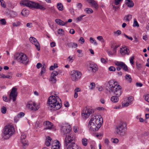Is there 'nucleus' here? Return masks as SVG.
Instances as JSON below:
<instances>
[{"mask_svg": "<svg viewBox=\"0 0 149 149\" xmlns=\"http://www.w3.org/2000/svg\"><path fill=\"white\" fill-rule=\"evenodd\" d=\"M103 123V118L101 116L98 114H95L89 122L88 127L92 131L97 130L100 127Z\"/></svg>", "mask_w": 149, "mask_h": 149, "instance_id": "obj_1", "label": "nucleus"}, {"mask_svg": "<svg viewBox=\"0 0 149 149\" xmlns=\"http://www.w3.org/2000/svg\"><path fill=\"white\" fill-rule=\"evenodd\" d=\"M106 89L109 93L113 92L118 96H120L122 93L121 87L117 82L113 80H111L108 82Z\"/></svg>", "mask_w": 149, "mask_h": 149, "instance_id": "obj_2", "label": "nucleus"}, {"mask_svg": "<svg viewBox=\"0 0 149 149\" xmlns=\"http://www.w3.org/2000/svg\"><path fill=\"white\" fill-rule=\"evenodd\" d=\"M54 95L48 98L47 104L49 107L54 108V110L59 109L62 106L61 100L57 94Z\"/></svg>", "mask_w": 149, "mask_h": 149, "instance_id": "obj_3", "label": "nucleus"}, {"mask_svg": "<svg viewBox=\"0 0 149 149\" xmlns=\"http://www.w3.org/2000/svg\"><path fill=\"white\" fill-rule=\"evenodd\" d=\"M75 136L73 134L66 135L64 140V146L67 149H81L75 143Z\"/></svg>", "mask_w": 149, "mask_h": 149, "instance_id": "obj_4", "label": "nucleus"}, {"mask_svg": "<svg viewBox=\"0 0 149 149\" xmlns=\"http://www.w3.org/2000/svg\"><path fill=\"white\" fill-rule=\"evenodd\" d=\"M20 3L30 8L39 9L43 10L46 9L45 8L39 3L28 0H22L20 1Z\"/></svg>", "mask_w": 149, "mask_h": 149, "instance_id": "obj_5", "label": "nucleus"}, {"mask_svg": "<svg viewBox=\"0 0 149 149\" xmlns=\"http://www.w3.org/2000/svg\"><path fill=\"white\" fill-rule=\"evenodd\" d=\"M14 127L11 125H8L5 127L3 132V136L5 139H8L15 132Z\"/></svg>", "mask_w": 149, "mask_h": 149, "instance_id": "obj_6", "label": "nucleus"}, {"mask_svg": "<svg viewBox=\"0 0 149 149\" xmlns=\"http://www.w3.org/2000/svg\"><path fill=\"white\" fill-rule=\"evenodd\" d=\"M127 125L125 123H120L117 126L116 132L117 134L120 136H124L126 134Z\"/></svg>", "mask_w": 149, "mask_h": 149, "instance_id": "obj_7", "label": "nucleus"}, {"mask_svg": "<svg viewBox=\"0 0 149 149\" xmlns=\"http://www.w3.org/2000/svg\"><path fill=\"white\" fill-rule=\"evenodd\" d=\"M15 59L21 63H25L28 62L25 54L23 53H17L14 55Z\"/></svg>", "mask_w": 149, "mask_h": 149, "instance_id": "obj_8", "label": "nucleus"}, {"mask_svg": "<svg viewBox=\"0 0 149 149\" xmlns=\"http://www.w3.org/2000/svg\"><path fill=\"white\" fill-rule=\"evenodd\" d=\"M94 111L92 110L91 107H86L83 109L81 113V115L83 117L85 118H88Z\"/></svg>", "mask_w": 149, "mask_h": 149, "instance_id": "obj_9", "label": "nucleus"}, {"mask_svg": "<svg viewBox=\"0 0 149 149\" xmlns=\"http://www.w3.org/2000/svg\"><path fill=\"white\" fill-rule=\"evenodd\" d=\"M81 73L79 71L73 70L71 75V80L73 81H77L80 79L81 77Z\"/></svg>", "mask_w": 149, "mask_h": 149, "instance_id": "obj_10", "label": "nucleus"}, {"mask_svg": "<svg viewBox=\"0 0 149 149\" xmlns=\"http://www.w3.org/2000/svg\"><path fill=\"white\" fill-rule=\"evenodd\" d=\"M26 106L30 109L34 111L37 110L39 108V105L37 104L35 102L32 101H29Z\"/></svg>", "mask_w": 149, "mask_h": 149, "instance_id": "obj_11", "label": "nucleus"}, {"mask_svg": "<svg viewBox=\"0 0 149 149\" xmlns=\"http://www.w3.org/2000/svg\"><path fill=\"white\" fill-rule=\"evenodd\" d=\"M116 65L118 66L116 69L117 70L119 71L120 70L121 68L125 71H128V69L127 66L126 64L122 62H120L117 61L115 62Z\"/></svg>", "mask_w": 149, "mask_h": 149, "instance_id": "obj_12", "label": "nucleus"}, {"mask_svg": "<svg viewBox=\"0 0 149 149\" xmlns=\"http://www.w3.org/2000/svg\"><path fill=\"white\" fill-rule=\"evenodd\" d=\"M17 89L14 87L12 88L10 94V100L12 99L13 102H14L16 100L17 95Z\"/></svg>", "mask_w": 149, "mask_h": 149, "instance_id": "obj_13", "label": "nucleus"}, {"mask_svg": "<svg viewBox=\"0 0 149 149\" xmlns=\"http://www.w3.org/2000/svg\"><path fill=\"white\" fill-rule=\"evenodd\" d=\"M98 69L97 65L93 62H90L88 67V70L92 72H95Z\"/></svg>", "mask_w": 149, "mask_h": 149, "instance_id": "obj_14", "label": "nucleus"}, {"mask_svg": "<svg viewBox=\"0 0 149 149\" xmlns=\"http://www.w3.org/2000/svg\"><path fill=\"white\" fill-rule=\"evenodd\" d=\"M26 135L24 134H22L21 136V141L22 144L24 149H25L29 145L28 142L26 139Z\"/></svg>", "mask_w": 149, "mask_h": 149, "instance_id": "obj_15", "label": "nucleus"}, {"mask_svg": "<svg viewBox=\"0 0 149 149\" xmlns=\"http://www.w3.org/2000/svg\"><path fill=\"white\" fill-rule=\"evenodd\" d=\"M29 40L32 43L34 44L36 46L38 50L40 51V46L37 40L35 38L31 37L30 38Z\"/></svg>", "mask_w": 149, "mask_h": 149, "instance_id": "obj_16", "label": "nucleus"}, {"mask_svg": "<svg viewBox=\"0 0 149 149\" xmlns=\"http://www.w3.org/2000/svg\"><path fill=\"white\" fill-rule=\"evenodd\" d=\"M71 130V129L70 126H63L61 128V132L64 135L70 133Z\"/></svg>", "mask_w": 149, "mask_h": 149, "instance_id": "obj_17", "label": "nucleus"}, {"mask_svg": "<svg viewBox=\"0 0 149 149\" xmlns=\"http://www.w3.org/2000/svg\"><path fill=\"white\" fill-rule=\"evenodd\" d=\"M120 52L122 55H128L130 54V51L127 46H125L120 48Z\"/></svg>", "mask_w": 149, "mask_h": 149, "instance_id": "obj_18", "label": "nucleus"}, {"mask_svg": "<svg viewBox=\"0 0 149 149\" xmlns=\"http://www.w3.org/2000/svg\"><path fill=\"white\" fill-rule=\"evenodd\" d=\"M58 74V72L56 71H54L51 74V77L49 79V81L52 83H55L56 81V76Z\"/></svg>", "mask_w": 149, "mask_h": 149, "instance_id": "obj_19", "label": "nucleus"}, {"mask_svg": "<svg viewBox=\"0 0 149 149\" xmlns=\"http://www.w3.org/2000/svg\"><path fill=\"white\" fill-rule=\"evenodd\" d=\"M61 144L58 140H55L52 144V149H60Z\"/></svg>", "mask_w": 149, "mask_h": 149, "instance_id": "obj_20", "label": "nucleus"}, {"mask_svg": "<svg viewBox=\"0 0 149 149\" xmlns=\"http://www.w3.org/2000/svg\"><path fill=\"white\" fill-rule=\"evenodd\" d=\"M43 125L45 127V130H51L53 126V124L48 121L44 122Z\"/></svg>", "mask_w": 149, "mask_h": 149, "instance_id": "obj_21", "label": "nucleus"}, {"mask_svg": "<svg viewBox=\"0 0 149 149\" xmlns=\"http://www.w3.org/2000/svg\"><path fill=\"white\" fill-rule=\"evenodd\" d=\"M88 3L91 4L92 7H94L95 9L97 10L98 8V5L96 2L94 0H89Z\"/></svg>", "mask_w": 149, "mask_h": 149, "instance_id": "obj_22", "label": "nucleus"}, {"mask_svg": "<svg viewBox=\"0 0 149 149\" xmlns=\"http://www.w3.org/2000/svg\"><path fill=\"white\" fill-rule=\"evenodd\" d=\"M55 22L58 24L60 26H63L67 24V22H64L62 20L58 19H56L55 20Z\"/></svg>", "mask_w": 149, "mask_h": 149, "instance_id": "obj_23", "label": "nucleus"}, {"mask_svg": "<svg viewBox=\"0 0 149 149\" xmlns=\"http://www.w3.org/2000/svg\"><path fill=\"white\" fill-rule=\"evenodd\" d=\"M133 98L132 96H130L128 98L129 102H127L126 103H123L122 104V106L123 107H127L131 104V102L133 100Z\"/></svg>", "mask_w": 149, "mask_h": 149, "instance_id": "obj_24", "label": "nucleus"}, {"mask_svg": "<svg viewBox=\"0 0 149 149\" xmlns=\"http://www.w3.org/2000/svg\"><path fill=\"white\" fill-rule=\"evenodd\" d=\"M126 3L128 7H132L134 6V3L131 0H126Z\"/></svg>", "mask_w": 149, "mask_h": 149, "instance_id": "obj_25", "label": "nucleus"}, {"mask_svg": "<svg viewBox=\"0 0 149 149\" xmlns=\"http://www.w3.org/2000/svg\"><path fill=\"white\" fill-rule=\"evenodd\" d=\"M52 140L51 138L49 136H48L46 139L45 143L47 146H49L50 145V142Z\"/></svg>", "mask_w": 149, "mask_h": 149, "instance_id": "obj_26", "label": "nucleus"}, {"mask_svg": "<svg viewBox=\"0 0 149 149\" xmlns=\"http://www.w3.org/2000/svg\"><path fill=\"white\" fill-rule=\"evenodd\" d=\"M120 96H113L111 97V101L113 102H118V97Z\"/></svg>", "mask_w": 149, "mask_h": 149, "instance_id": "obj_27", "label": "nucleus"}, {"mask_svg": "<svg viewBox=\"0 0 149 149\" xmlns=\"http://www.w3.org/2000/svg\"><path fill=\"white\" fill-rule=\"evenodd\" d=\"M67 45L68 47L71 48H75L77 47L78 46L77 44L74 42H71L69 43H68Z\"/></svg>", "mask_w": 149, "mask_h": 149, "instance_id": "obj_28", "label": "nucleus"}, {"mask_svg": "<svg viewBox=\"0 0 149 149\" xmlns=\"http://www.w3.org/2000/svg\"><path fill=\"white\" fill-rule=\"evenodd\" d=\"M21 14L23 16H27L29 14V11L25 9H24L22 11Z\"/></svg>", "mask_w": 149, "mask_h": 149, "instance_id": "obj_29", "label": "nucleus"}, {"mask_svg": "<svg viewBox=\"0 0 149 149\" xmlns=\"http://www.w3.org/2000/svg\"><path fill=\"white\" fill-rule=\"evenodd\" d=\"M125 78L126 81L129 83H131L132 81V78L131 76L128 74H126L125 77Z\"/></svg>", "mask_w": 149, "mask_h": 149, "instance_id": "obj_30", "label": "nucleus"}, {"mask_svg": "<svg viewBox=\"0 0 149 149\" xmlns=\"http://www.w3.org/2000/svg\"><path fill=\"white\" fill-rule=\"evenodd\" d=\"M84 11L87 14H91L92 13L93 11V10L91 8H86Z\"/></svg>", "mask_w": 149, "mask_h": 149, "instance_id": "obj_31", "label": "nucleus"}, {"mask_svg": "<svg viewBox=\"0 0 149 149\" xmlns=\"http://www.w3.org/2000/svg\"><path fill=\"white\" fill-rule=\"evenodd\" d=\"M57 8L58 10L62 11L63 10V6L61 3H58L57 4Z\"/></svg>", "mask_w": 149, "mask_h": 149, "instance_id": "obj_32", "label": "nucleus"}, {"mask_svg": "<svg viewBox=\"0 0 149 149\" xmlns=\"http://www.w3.org/2000/svg\"><path fill=\"white\" fill-rule=\"evenodd\" d=\"M89 41L91 43L95 45H97V43L96 41L92 37H90L89 39Z\"/></svg>", "mask_w": 149, "mask_h": 149, "instance_id": "obj_33", "label": "nucleus"}, {"mask_svg": "<svg viewBox=\"0 0 149 149\" xmlns=\"http://www.w3.org/2000/svg\"><path fill=\"white\" fill-rule=\"evenodd\" d=\"M132 18V15L130 14L126 15L124 17L125 20L126 21H129Z\"/></svg>", "mask_w": 149, "mask_h": 149, "instance_id": "obj_34", "label": "nucleus"}, {"mask_svg": "<svg viewBox=\"0 0 149 149\" xmlns=\"http://www.w3.org/2000/svg\"><path fill=\"white\" fill-rule=\"evenodd\" d=\"M85 16V15H81L77 18L76 19V22H78L81 21L83 19L82 18Z\"/></svg>", "mask_w": 149, "mask_h": 149, "instance_id": "obj_35", "label": "nucleus"}, {"mask_svg": "<svg viewBox=\"0 0 149 149\" xmlns=\"http://www.w3.org/2000/svg\"><path fill=\"white\" fill-rule=\"evenodd\" d=\"M82 143L83 145L86 146L87 145V140L86 138H83L82 140Z\"/></svg>", "mask_w": 149, "mask_h": 149, "instance_id": "obj_36", "label": "nucleus"}, {"mask_svg": "<svg viewBox=\"0 0 149 149\" xmlns=\"http://www.w3.org/2000/svg\"><path fill=\"white\" fill-rule=\"evenodd\" d=\"M21 24L20 22L19 21H17L16 22H14L13 24V26H17L20 25Z\"/></svg>", "mask_w": 149, "mask_h": 149, "instance_id": "obj_37", "label": "nucleus"}, {"mask_svg": "<svg viewBox=\"0 0 149 149\" xmlns=\"http://www.w3.org/2000/svg\"><path fill=\"white\" fill-rule=\"evenodd\" d=\"M45 65H43L41 67V70L40 72V74L41 75L42 74L45 72Z\"/></svg>", "mask_w": 149, "mask_h": 149, "instance_id": "obj_38", "label": "nucleus"}, {"mask_svg": "<svg viewBox=\"0 0 149 149\" xmlns=\"http://www.w3.org/2000/svg\"><path fill=\"white\" fill-rule=\"evenodd\" d=\"M1 110L2 113L5 114L6 113L7 109L5 107L3 106L1 108Z\"/></svg>", "mask_w": 149, "mask_h": 149, "instance_id": "obj_39", "label": "nucleus"}, {"mask_svg": "<svg viewBox=\"0 0 149 149\" xmlns=\"http://www.w3.org/2000/svg\"><path fill=\"white\" fill-rule=\"evenodd\" d=\"M95 84L93 82L91 83L90 84V85L89 86V88L91 90L95 88Z\"/></svg>", "mask_w": 149, "mask_h": 149, "instance_id": "obj_40", "label": "nucleus"}, {"mask_svg": "<svg viewBox=\"0 0 149 149\" xmlns=\"http://www.w3.org/2000/svg\"><path fill=\"white\" fill-rule=\"evenodd\" d=\"M74 59V56L71 57V56H70L68 58V61L72 63V62Z\"/></svg>", "mask_w": 149, "mask_h": 149, "instance_id": "obj_41", "label": "nucleus"}, {"mask_svg": "<svg viewBox=\"0 0 149 149\" xmlns=\"http://www.w3.org/2000/svg\"><path fill=\"white\" fill-rule=\"evenodd\" d=\"M133 26L134 27H136V26L139 27V25L138 24V22L137 21L136 19H134V23H133Z\"/></svg>", "mask_w": 149, "mask_h": 149, "instance_id": "obj_42", "label": "nucleus"}, {"mask_svg": "<svg viewBox=\"0 0 149 149\" xmlns=\"http://www.w3.org/2000/svg\"><path fill=\"white\" fill-rule=\"evenodd\" d=\"M111 141L114 143H117L118 142L119 140L117 138H112L111 139Z\"/></svg>", "mask_w": 149, "mask_h": 149, "instance_id": "obj_43", "label": "nucleus"}, {"mask_svg": "<svg viewBox=\"0 0 149 149\" xmlns=\"http://www.w3.org/2000/svg\"><path fill=\"white\" fill-rule=\"evenodd\" d=\"M119 47V46L117 45L114 48L112 49L113 52L114 54H116V49Z\"/></svg>", "mask_w": 149, "mask_h": 149, "instance_id": "obj_44", "label": "nucleus"}, {"mask_svg": "<svg viewBox=\"0 0 149 149\" xmlns=\"http://www.w3.org/2000/svg\"><path fill=\"white\" fill-rule=\"evenodd\" d=\"M134 57L133 56L131 57L130 58V62L132 65H134Z\"/></svg>", "mask_w": 149, "mask_h": 149, "instance_id": "obj_45", "label": "nucleus"}, {"mask_svg": "<svg viewBox=\"0 0 149 149\" xmlns=\"http://www.w3.org/2000/svg\"><path fill=\"white\" fill-rule=\"evenodd\" d=\"M64 32V30L62 29H58V33L59 34H62Z\"/></svg>", "mask_w": 149, "mask_h": 149, "instance_id": "obj_46", "label": "nucleus"}, {"mask_svg": "<svg viewBox=\"0 0 149 149\" xmlns=\"http://www.w3.org/2000/svg\"><path fill=\"white\" fill-rule=\"evenodd\" d=\"M114 33L116 34L117 36L120 35L121 33V31L120 30H117L116 32H114Z\"/></svg>", "mask_w": 149, "mask_h": 149, "instance_id": "obj_47", "label": "nucleus"}, {"mask_svg": "<svg viewBox=\"0 0 149 149\" xmlns=\"http://www.w3.org/2000/svg\"><path fill=\"white\" fill-rule=\"evenodd\" d=\"M109 70L110 71H114L116 70V68L114 67L111 66L109 68Z\"/></svg>", "mask_w": 149, "mask_h": 149, "instance_id": "obj_48", "label": "nucleus"}, {"mask_svg": "<svg viewBox=\"0 0 149 149\" xmlns=\"http://www.w3.org/2000/svg\"><path fill=\"white\" fill-rule=\"evenodd\" d=\"M24 114L23 112H21L19 113L17 116L19 117V118H21L24 116Z\"/></svg>", "mask_w": 149, "mask_h": 149, "instance_id": "obj_49", "label": "nucleus"}, {"mask_svg": "<svg viewBox=\"0 0 149 149\" xmlns=\"http://www.w3.org/2000/svg\"><path fill=\"white\" fill-rule=\"evenodd\" d=\"M97 39L99 40H102V42H104V40L103 38V37L101 36H98L97 37Z\"/></svg>", "mask_w": 149, "mask_h": 149, "instance_id": "obj_50", "label": "nucleus"}, {"mask_svg": "<svg viewBox=\"0 0 149 149\" xmlns=\"http://www.w3.org/2000/svg\"><path fill=\"white\" fill-rule=\"evenodd\" d=\"M69 11H70L71 14L72 15H75L74 13V9L73 8H70L69 9Z\"/></svg>", "mask_w": 149, "mask_h": 149, "instance_id": "obj_51", "label": "nucleus"}, {"mask_svg": "<svg viewBox=\"0 0 149 149\" xmlns=\"http://www.w3.org/2000/svg\"><path fill=\"white\" fill-rule=\"evenodd\" d=\"M0 22L1 24L2 25H5L6 24V20L4 19H2L0 20Z\"/></svg>", "mask_w": 149, "mask_h": 149, "instance_id": "obj_52", "label": "nucleus"}, {"mask_svg": "<svg viewBox=\"0 0 149 149\" xmlns=\"http://www.w3.org/2000/svg\"><path fill=\"white\" fill-rule=\"evenodd\" d=\"M145 100L149 102V94H148L145 96Z\"/></svg>", "mask_w": 149, "mask_h": 149, "instance_id": "obj_53", "label": "nucleus"}, {"mask_svg": "<svg viewBox=\"0 0 149 149\" xmlns=\"http://www.w3.org/2000/svg\"><path fill=\"white\" fill-rule=\"evenodd\" d=\"M103 134V132H102L101 133H98L96 134L95 135L97 137H100L101 136H102Z\"/></svg>", "mask_w": 149, "mask_h": 149, "instance_id": "obj_54", "label": "nucleus"}, {"mask_svg": "<svg viewBox=\"0 0 149 149\" xmlns=\"http://www.w3.org/2000/svg\"><path fill=\"white\" fill-rule=\"evenodd\" d=\"M1 6L3 8H5L6 7V5L5 2L3 1L1 3Z\"/></svg>", "mask_w": 149, "mask_h": 149, "instance_id": "obj_55", "label": "nucleus"}, {"mask_svg": "<svg viewBox=\"0 0 149 149\" xmlns=\"http://www.w3.org/2000/svg\"><path fill=\"white\" fill-rule=\"evenodd\" d=\"M123 35L125 37H126V38H127L128 39L130 40H133V38H132V37H129V36H127L125 33L123 34Z\"/></svg>", "mask_w": 149, "mask_h": 149, "instance_id": "obj_56", "label": "nucleus"}, {"mask_svg": "<svg viewBox=\"0 0 149 149\" xmlns=\"http://www.w3.org/2000/svg\"><path fill=\"white\" fill-rule=\"evenodd\" d=\"M50 10L51 12L54 13L55 12V9L54 7H49L48 8Z\"/></svg>", "mask_w": 149, "mask_h": 149, "instance_id": "obj_57", "label": "nucleus"}, {"mask_svg": "<svg viewBox=\"0 0 149 149\" xmlns=\"http://www.w3.org/2000/svg\"><path fill=\"white\" fill-rule=\"evenodd\" d=\"M41 121H39L38 122H37L36 123V125L38 127H41L42 124H40V123Z\"/></svg>", "mask_w": 149, "mask_h": 149, "instance_id": "obj_58", "label": "nucleus"}, {"mask_svg": "<svg viewBox=\"0 0 149 149\" xmlns=\"http://www.w3.org/2000/svg\"><path fill=\"white\" fill-rule=\"evenodd\" d=\"M122 0H115L114 4L115 5H117L119 4Z\"/></svg>", "mask_w": 149, "mask_h": 149, "instance_id": "obj_59", "label": "nucleus"}, {"mask_svg": "<svg viewBox=\"0 0 149 149\" xmlns=\"http://www.w3.org/2000/svg\"><path fill=\"white\" fill-rule=\"evenodd\" d=\"M26 25L27 27L29 28H31L33 26L32 24L31 23H27Z\"/></svg>", "mask_w": 149, "mask_h": 149, "instance_id": "obj_60", "label": "nucleus"}, {"mask_svg": "<svg viewBox=\"0 0 149 149\" xmlns=\"http://www.w3.org/2000/svg\"><path fill=\"white\" fill-rule=\"evenodd\" d=\"M77 6L79 9H80L81 8L82 6L81 3H79L77 4Z\"/></svg>", "mask_w": 149, "mask_h": 149, "instance_id": "obj_61", "label": "nucleus"}, {"mask_svg": "<svg viewBox=\"0 0 149 149\" xmlns=\"http://www.w3.org/2000/svg\"><path fill=\"white\" fill-rule=\"evenodd\" d=\"M136 85L137 86L141 87L143 86L142 83L139 82H137L136 84Z\"/></svg>", "mask_w": 149, "mask_h": 149, "instance_id": "obj_62", "label": "nucleus"}, {"mask_svg": "<svg viewBox=\"0 0 149 149\" xmlns=\"http://www.w3.org/2000/svg\"><path fill=\"white\" fill-rule=\"evenodd\" d=\"M56 45V43L55 42H53L50 43V46L51 47H54Z\"/></svg>", "mask_w": 149, "mask_h": 149, "instance_id": "obj_63", "label": "nucleus"}, {"mask_svg": "<svg viewBox=\"0 0 149 149\" xmlns=\"http://www.w3.org/2000/svg\"><path fill=\"white\" fill-rule=\"evenodd\" d=\"M109 142L108 139H106L104 140V142L106 145H108Z\"/></svg>", "mask_w": 149, "mask_h": 149, "instance_id": "obj_64", "label": "nucleus"}]
</instances>
